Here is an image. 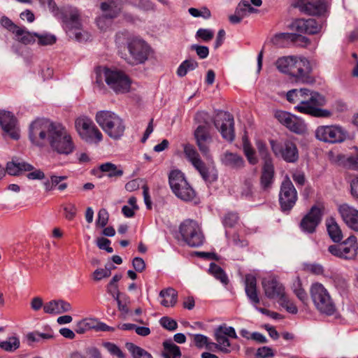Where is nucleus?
I'll use <instances>...</instances> for the list:
<instances>
[{"label": "nucleus", "mask_w": 358, "mask_h": 358, "mask_svg": "<svg viewBox=\"0 0 358 358\" xmlns=\"http://www.w3.org/2000/svg\"><path fill=\"white\" fill-rule=\"evenodd\" d=\"M109 215L105 208H101L98 213V217L96 220V225L101 227H104L108 222Z\"/></svg>", "instance_id": "obj_58"}, {"label": "nucleus", "mask_w": 358, "mask_h": 358, "mask_svg": "<svg viewBox=\"0 0 358 358\" xmlns=\"http://www.w3.org/2000/svg\"><path fill=\"white\" fill-rule=\"evenodd\" d=\"M245 291L250 301L256 306L259 303L257 290V279L252 274H247L245 279Z\"/></svg>", "instance_id": "obj_30"}, {"label": "nucleus", "mask_w": 358, "mask_h": 358, "mask_svg": "<svg viewBox=\"0 0 358 358\" xmlns=\"http://www.w3.org/2000/svg\"><path fill=\"white\" fill-rule=\"evenodd\" d=\"M188 11L189 13L194 17H202L205 19H208L210 17V11L207 8H203L201 10L190 8Z\"/></svg>", "instance_id": "obj_57"}, {"label": "nucleus", "mask_w": 358, "mask_h": 358, "mask_svg": "<svg viewBox=\"0 0 358 358\" xmlns=\"http://www.w3.org/2000/svg\"><path fill=\"white\" fill-rule=\"evenodd\" d=\"M14 34L15 40L23 44H30L35 41L34 33L28 31L25 28L19 27Z\"/></svg>", "instance_id": "obj_37"}, {"label": "nucleus", "mask_w": 358, "mask_h": 358, "mask_svg": "<svg viewBox=\"0 0 358 358\" xmlns=\"http://www.w3.org/2000/svg\"><path fill=\"white\" fill-rule=\"evenodd\" d=\"M257 149L259 154L260 157L264 161V162H267L268 161H272L270 155L268 153V149L266 146V144L262 141H257L256 142Z\"/></svg>", "instance_id": "obj_52"}, {"label": "nucleus", "mask_w": 358, "mask_h": 358, "mask_svg": "<svg viewBox=\"0 0 358 358\" xmlns=\"http://www.w3.org/2000/svg\"><path fill=\"white\" fill-rule=\"evenodd\" d=\"M256 10L247 0H241L236 9V13L243 18L248 16L250 13H255Z\"/></svg>", "instance_id": "obj_48"}, {"label": "nucleus", "mask_w": 358, "mask_h": 358, "mask_svg": "<svg viewBox=\"0 0 358 358\" xmlns=\"http://www.w3.org/2000/svg\"><path fill=\"white\" fill-rule=\"evenodd\" d=\"M327 227L329 235L333 241L338 243L342 240L341 230L334 219L329 218L327 220Z\"/></svg>", "instance_id": "obj_36"}, {"label": "nucleus", "mask_w": 358, "mask_h": 358, "mask_svg": "<svg viewBox=\"0 0 358 358\" xmlns=\"http://www.w3.org/2000/svg\"><path fill=\"white\" fill-rule=\"evenodd\" d=\"M289 41L301 47H307L310 43L309 38L296 34H290Z\"/></svg>", "instance_id": "obj_55"}, {"label": "nucleus", "mask_w": 358, "mask_h": 358, "mask_svg": "<svg viewBox=\"0 0 358 358\" xmlns=\"http://www.w3.org/2000/svg\"><path fill=\"white\" fill-rule=\"evenodd\" d=\"M238 221V215L234 213H227L223 220V223L225 226L229 227H234Z\"/></svg>", "instance_id": "obj_63"}, {"label": "nucleus", "mask_w": 358, "mask_h": 358, "mask_svg": "<svg viewBox=\"0 0 358 358\" xmlns=\"http://www.w3.org/2000/svg\"><path fill=\"white\" fill-rule=\"evenodd\" d=\"M75 128L80 137L90 144H99L103 136L92 120L85 115L78 117L75 120Z\"/></svg>", "instance_id": "obj_9"}, {"label": "nucleus", "mask_w": 358, "mask_h": 358, "mask_svg": "<svg viewBox=\"0 0 358 358\" xmlns=\"http://www.w3.org/2000/svg\"><path fill=\"white\" fill-rule=\"evenodd\" d=\"M198 67V62L193 59H188L183 61L177 69V75L183 77L189 71H193Z\"/></svg>", "instance_id": "obj_40"}, {"label": "nucleus", "mask_w": 358, "mask_h": 358, "mask_svg": "<svg viewBox=\"0 0 358 358\" xmlns=\"http://www.w3.org/2000/svg\"><path fill=\"white\" fill-rule=\"evenodd\" d=\"M270 143L272 151L276 157H280L289 163H294L298 160V149L293 142L286 140L282 143H277L272 140Z\"/></svg>", "instance_id": "obj_16"}, {"label": "nucleus", "mask_w": 358, "mask_h": 358, "mask_svg": "<svg viewBox=\"0 0 358 358\" xmlns=\"http://www.w3.org/2000/svg\"><path fill=\"white\" fill-rule=\"evenodd\" d=\"M71 310V305L62 299L52 300L43 306L44 312L50 315H61Z\"/></svg>", "instance_id": "obj_27"}, {"label": "nucleus", "mask_w": 358, "mask_h": 358, "mask_svg": "<svg viewBox=\"0 0 358 358\" xmlns=\"http://www.w3.org/2000/svg\"><path fill=\"white\" fill-rule=\"evenodd\" d=\"M290 40V34L289 33H280L278 34H275L272 38H271V43L278 46L282 45V42L285 41H289Z\"/></svg>", "instance_id": "obj_60"}, {"label": "nucleus", "mask_w": 358, "mask_h": 358, "mask_svg": "<svg viewBox=\"0 0 358 358\" xmlns=\"http://www.w3.org/2000/svg\"><path fill=\"white\" fill-rule=\"evenodd\" d=\"M33 169L34 166L27 162L12 159L7 162L5 173L7 172L10 176H17L24 172L31 171Z\"/></svg>", "instance_id": "obj_29"}, {"label": "nucleus", "mask_w": 358, "mask_h": 358, "mask_svg": "<svg viewBox=\"0 0 358 358\" xmlns=\"http://www.w3.org/2000/svg\"><path fill=\"white\" fill-rule=\"evenodd\" d=\"M169 181L173 192L180 187L181 185H185V182H187L184 174L179 170L171 171L169 176Z\"/></svg>", "instance_id": "obj_35"}, {"label": "nucleus", "mask_w": 358, "mask_h": 358, "mask_svg": "<svg viewBox=\"0 0 358 358\" xmlns=\"http://www.w3.org/2000/svg\"><path fill=\"white\" fill-rule=\"evenodd\" d=\"M338 211L346 224L350 229L358 231V210L344 203L339 206Z\"/></svg>", "instance_id": "obj_26"}, {"label": "nucleus", "mask_w": 358, "mask_h": 358, "mask_svg": "<svg viewBox=\"0 0 358 358\" xmlns=\"http://www.w3.org/2000/svg\"><path fill=\"white\" fill-rule=\"evenodd\" d=\"M0 22L3 27L8 29L10 31H12L13 34H15L16 29H17L19 27L17 25L14 24L8 17L5 16L1 18Z\"/></svg>", "instance_id": "obj_64"}, {"label": "nucleus", "mask_w": 358, "mask_h": 358, "mask_svg": "<svg viewBox=\"0 0 358 358\" xmlns=\"http://www.w3.org/2000/svg\"><path fill=\"white\" fill-rule=\"evenodd\" d=\"M262 285L266 296L269 299H277L278 301L285 294L284 286L278 281L275 277L264 278Z\"/></svg>", "instance_id": "obj_19"}, {"label": "nucleus", "mask_w": 358, "mask_h": 358, "mask_svg": "<svg viewBox=\"0 0 358 358\" xmlns=\"http://www.w3.org/2000/svg\"><path fill=\"white\" fill-rule=\"evenodd\" d=\"M208 337L201 334H196L194 336V343L196 346L199 348L206 345V348L210 350V347L208 345H210V343L208 342Z\"/></svg>", "instance_id": "obj_61"}, {"label": "nucleus", "mask_w": 358, "mask_h": 358, "mask_svg": "<svg viewBox=\"0 0 358 358\" xmlns=\"http://www.w3.org/2000/svg\"><path fill=\"white\" fill-rule=\"evenodd\" d=\"M275 66L280 73L288 76L296 83L308 84L314 81L311 76L310 62L304 57L296 55L280 57L275 61Z\"/></svg>", "instance_id": "obj_2"}, {"label": "nucleus", "mask_w": 358, "mask_h": 358, "mask_svg": "<svg viewBox=\"0 0 358 358\" xmlns=\"http://www.w3.org/2000/svg\"><path fill=\"white\" fill-rule=\"evenodd\" d=\"M48 146L52 151L64 155L71 154L76 148L70 132L64 126L57 123L52 132Z\"/></svg>", "instance_id": "obj_8"}, {"label": "nucleus", "mask_w": 358, "mask_h": 358, "mask_svg": "<svg viewBox=\"0 0 358 358\" xmlns=\"http://www.w3.org/2000/svg\"><path fill=\"white\" fill-rule=\"evenodd\" d=\"M184 153L187 159L192 163L194 167L199 172L202 178L207 180L208 172L204 162L200 158L199 154L193 145L187 144L184 145Z\"/></svg>", "instance_id": "obj_21"}, {"label": "nucleus", "mask_w": 358, "mask_h": 358, "mask_svg": "<svg viewBox=\"0 0 358 358\" xmlns=\"http://www.w3.org/2000/svg\"><path fill=\"white\" fill-rule=\"evenodd\" d=\"M164 350L162 355L164 358H180L181 352L180 348L171 341H166L163 343Z\"/></svg>", "instance_id": "obj_33"}, {"label": "nucleus", "mask_w": 358, "mask_h": 358, "mask_svg": "<svg viewBox=\"0 0 358 358\" xmlns=\"http://www.w3.org/2000/svg\"><path fill=\"white\" fill-rule=\"evenodd\" d=\"M194 136L201 152L207 159H211L209 144L212 141V137L208 128L203 125L199 126L194 132Z\"/></svg>", "instance_id": "obj_20"}, {"label": "nucleus", "mask_w": 358, "mask_h": 358, "mask_svg": "<svg viewBox=\"0 0 358 358\" xmlns=\"http://www.w3.org/2000/svg\"><path fill=\"white\" fill-rule=\"evenodd\" d=\"M296 6L301 12L310 15H322L326 10L324 0H299Z\"/></svg>", "instance_id": "obj_24"}, {"label": "nucleus", "mask_w": 358, "mask_h": 358, "mask_svg": "<svg viewBox=\"0 0 358 358\" xmlns=\"http://www.w3.org/2000/svg\"><path fill=\"white\" fill-rule=\"evenodd\" d=\"M42 6H47L50 11L56 17L62 18L70 38L78 42L87 41L90 34L82 29V22L79 10L70 7L61 13L54 0H38Z\"/></svg>", "instance_id": "obj_3"}, {"label": "nucleus", "mask_w": 358, "mask_h": 358, "mask_svg": "<svg viewBox=\"0 0 358 358\" xmlns=\"http://www.w3.org/2000/svg\"><path fill=\"white\" fill-rule=\"evenodd\" d=\"M292 289L296 297L305 305L308 303V295L305 289L302 287V282L299 277H296L292 283Z\"/></svg>", "instance_id": "obj_38"}, {"label": "nucleus", "mask_w": 358, "mask_h": 358, "mask_svg": "<svg viewBox=\"0 0 358 358\" xmlns=\"http://www.w3.org/2000/svg\"><path fill=\"white\" fill-rule=\"evenodd\" d=\"M293 31L299 33H306L315 34L320 31L322 25L314 19H298L294 20L290 25Z\"/></svg>", "instance_id": "obj_25"}, {"label": "nucleus", "mask_w": 358, "mask_h": 358, "mask_svg": "<svg viewBox=\"0 0 358 358\" xmlns=\"http://www.w3.org/2000/svg\"><path fill=\"white\" fill-rule=\"evenodd\" d=\"M322 208L313 206L310 212L302 219L300 226L303 231L313 233L321 221Z\"/></svg>", "instance_id": "obj_22"}, {"label": "nucleus", "mask_w": 358, "mask_h": 358, "mask_svg": "<svg viewBox=\"0 0 358 358\" xmlns=\"http://www.w3.org/2000/svg\"><path fill=\"white\" fill-rule=\"evenodd\" d=\"M56 123L45 118H36L29 126L28 136L31 144L43 148L48 145Z\"/></svg>", "instance_id": "obj_6"}, {"label": "nucleus", "mask_w": 358, "mask_h": 358, "mask_svg": "<svg viewBox=\"0 0 358 358\" xmlns=\"http://www.w3.org/2000/svg\"><path fill=\"white\" fill-rule=\"evenodd\" d=\"M67 178L65 176H55L52 175L50 179L46 180L43 182V185L46 192L52 190L56 186H58L62 181Z\"/></svg>", "instance_id": "obj_46"}, {"label": "nucleus", "mask_w": 358, "mask_h": 358, "mask_svg": "<svg viewBox=\"0 0 358 358\" xmlns=\"http://www.w3.org/2000/svg\"><path fill=\"white\" fill-rule=\"evenodd\" d=\"M287 129L298 134H303L307 131V127L304 121L295 115Z\"/></svg>", "instance_id": "obj_43"}, {"label": "nucleus", "mask_w": 358, "mask_h": 358, "mask_svg": "<svg viewBox=\"0 0 358 358\" xmlns=\"http://www.w3.org/2000/svg\"><path fill=\"white\" fill-rule=\"evenodd\" d=\"M297 200V192L289 178H285L281 185L279 201L283 211L290 210Z\"/></svg>", "instance_id": "obj_18"}, {"label": "nucleus", "mask_w": 358, "mask_h": 358, "mask_svg": "<svg viewBox=\"0 0 358 358\" xmlns=\"http://www.w3.org/2000/svg\"><path fill=\"white\" fill-rule=\"evenodd\" d=\"M191 49L195 50L197 55L201 59H205L208 56L209 50L207 46L192 45L191 46Z\"/></svg>", "instance_id": "obj_62"}, {"label": "nucleus", "mask_w": 358, "mask_h": 358, "mask_svg": "<svg viewBox=\"0 0 358 358\" xmlns=\"http://www.w3.org/2000/svg\"><path fill=\"white\" fill-rule=\"evenodd\" d=\"M229 338H237V334L234 327L225 325L219 327L215 331L216 343H210L223 353L228 354L231 352V343Z\"/></svg>", "instance_id": "obj_17"}, {"label": "nucleus", "mask_w": 358, "mask_h": 358, "mask_svg": "<svg viewBox=\"0 0 358 358\" xmlns=\"http://www.w3.org/2000/svg\"><path fill=\"white\" fill-rule=\"evenodd\" d=\"M96 320L94 319H85L79 321L76 326L75 331L78 334H83L95 327Z\"/></svg>", "instance_id": "obj_45"}, {"label": "nucleus", "mask_w": 358, "mask_h": 358, "mask_svg": "<svg viewBox=\"0 0 358 358\" xmlns=\"http://www.w3.org/2000/svg\"><path fill=\"white\" fill-rule=\"evenodd\" d=\"M34 35L38 39V43L42 45H52L55 43L56 37L50 34H38L34 33Z\"/></svg>", "instance_id": "obj_53"}, {"label": "nucleus", "mask_w": 358, "mask_h": 358, "mask_svg": "<svg viewBox=\"0 0 358 358\" xmlns=\"http://www.w3.org/2000/svg\"><path fill=\"white\" fill-rule=\"evenodd\" d=\"M358 244L357 238L350 236L339 245H332L328 248V251L334 256L343 259H354L357 254Z\"/></svg>", "instance_id": "obj_14"}, {"label": "nucleus", "mask_w": 358, "mask_h": 358, "mask_svg": "<svg viewBox=\"0 0 358 358\" xmlns=\"http://www.w3.org/2000/svg\"><path fill=\"white\" fill-rule=\"evenodd\" d=\"M159 296L162 299L160 304L164 307H173L178 301V292L172 287L161 290Z\"/></svg>", "instance_id": "obj_32"}, {"label": "nucleus", "mask_w": 358, "mask_h": 358, "mask_svg": "<svg viewBox=\"0 0 358 358\" xmlns=\"http://www.w3.org/2000/svg\"><path fill=\"white\" fill-rule=\"evenodd\" d=\"M127 348L131 352L133 358H153L150 353L134 343H127Z\"/></svg>", "instance_id": "obj_44"}, {"label": "nucleus", "mask_w": 358, "mask_h": 358, "mask_svg": "<svg viewBox=\"0 0 358 358\" xmlns=\"http://www.w3.org/2000/svg\"><path fill=\"white\" fill-rule=\"evenodd\" d=\"M99 169L103 173H106V176L109 178L120 177L123 174V171L118 169L117 166L111 163L106 162L99 166Z\"/></svg>", "instance_id": "obj_39"}, {"label": "nucleus", "mask_w": 358, "mask_h": 358, "mask_svg": "<svg viewBox=\"0 0 358 358\" xmlns=\"http://www.w3.org/2000/svg\"><path fill=\"white\" fill-rule=\"evenodd\" d=\"M243 152L250 164L255 165L258 163V159L251 145L248 142L247 138H243Z\"/></svg>", "instance_id": "obj_47"}, {"label": "nucleus", "mask_w": 358, "mask_h": 358, "mask_svg": "<svg viewBox=\"0 0 358 358\" xmlns=\"http://www.w3.org/2000/svg\"><path fill=\"white\" fill-rule=\"evenodd\" d=\"M315 137L324 143H341L348 138V133L339 124L322 125L316 129Z\"/></svg>", "instance_id": "obj_12"}, {"label": "nucleus", "mask_w": 358, "mask_h": 358, "mask_svg": "<svg viewBox=\"0 0 358 358\" xmlns=\"http://www.w3.org/2000/svg\"><path fill=\"white\" fill-rule=\"evenodd\" d=\"M338 158L341 160L345 159V166L348 169L358 170V155L348 157L346 159L344 155H339Z\"/></svg>", "instance_id": "obj_54"}, {"label": "nucleus", "mask_w": 358, "mask_h": 358, "mask_svg": "<svg viewBox=\"0 0 358 358\" xmlns=\"http://www.w3.org/2000/svg\"><path fill=\"white\" fill-rule=\"evenodd\" d=\"M159 323L164 329L169 331H174L178 328L177 322L166 316L162 317Z\"/></svg>", "instance_id": "obj_56"}, {"label": "nucleus", "mask_w": 358, "mask_h": 358, "mask_svg": "<svg viewBox=\"0 0 358 358\" xmlns=\"http://www.w3.org/2000/svg\"><path fill=\"white\" fill-rule=\"evenodd\" d=\"M209 273L223 285H227L229 279L224 270L215 263H211L209 267Z\"/></svg>", "instance_id": "obj_42"}, {"label": "nucleus", "mask_w": 358, "mask_h": 358, "mask_svg": "<svg viewBox=\"0 0 358 358\" xmlns=\"http://www.w3.org/2000/svg\"><path fill=\"white\" fill-rule=\"evenodd\" d=\"M280 305L285 308V310L292 314H296L298 312V309L295 304L290 301L288 297L285 294L282 298L278 301Z\"/></svg>", "instance_id": "obj_50"}, {"label": "nucleus", "mask_w": 358, "mask_h": 358, "mask_svg": "<svg viewBox=\"0 0 358 358\" xmlns=\"http://www.w3.org/2000/svg\"><path fill=\"white\" fill-rule=\"evenodd\" d=\"M309 292L311 300L317 309L322 314L332 315L336 310V305L327 289L320 282H314L310 287Z\"/></svg>", "instance_id": "obj_7"}, {"label": "nucleus", "mask_w": 358, "mask_h": 358, "mask_svg": "<svg viewBox=\"0 0 358 358\" xmlns=\"http://www.w3.org/2000/svg\"><path fill=\"white\" fill-rule=\"evenodd\" d=\"M287 100L296 104L295 109L316 117H329L331 112L320 107L325 104V98L317 92L307 88L293 89L287 92Z\"/></svg>", "instance_id": "obj_1"}, {"label": "nucleus", "mask_w": 358, "mask_h": 358, "mask_svg": "<svg viewBox=\"0 0 358 358\" xmlns=\"http://www.w3.org/2000/svg\"><path fill=\"white\" fill-rule=\"evenodd\" d=\"M220 161L224 166L234 170H240L245 165L242 156L229 151H226L220 156Z\"/></svg>", "instance_id": "obj_28"}, {"label": "nucleus", "mask_w": 358, "mask_h": 358, "mask_svg": "<svg viewBox=\"0 0 358 358\" xmlns=\"http://www.w3.org/2000/svg\"><path fill=\"white\" fill-rule=\"evenodd\" d=\"M17 120L9 111L0 110V126L12 138L17 140L20 133L16 128Z\"/></svg>", "instance_id": "obj_23"}, {"label": "nucleus", "mask_w": 358, "mask_h": 358, "mask_svg": "<svg viewBox=\"0 0 358 358\" xmlns=\"http://www.w3.org/2000/svg\"><path fill=\"white\" fill-rule=\"evenodd\" d=\"M102 346L111 355L116 356L118 358H125L124 353L121 349L115 343L110 342H104Z\"/></svg>", "instance_id": "obj_49"}, {"label": "nucleus", "mask_w": 358, "mask_h": 358, "mask_svg": "<svg viewBox=\"0 0 358 358\" xmlns=\"http://www.w3.org/2000/svg\"><path fill=\"white\" fill-rule=\"evenodd\" d=\"M96 82L102 83L104 80L107 85L117 94H124L129 91L131 80L122 71L99 66L96 70Z\"/></svg>", "instance_id": "obj_4"}, {"label": "nucleus", "mask_w": 358, "mask_h": 358, "mask_svg": "<svg viewBox=\"0 0 358 358\" xmlns=\"http://www.w3.org/2000/svg\"><path fill=\"white\" fill-rule=\"evenodd\" d=\"M274 176V167L272 161L264 162L261 176V185L264 189L270 187Z\"/></svg>", "instance_id": "obj_31"}, {"label": "nucleus", "mask_w": 358, "mask_h": 358, "mask_svg": "<svg viewBox=\"0 0 358 358\" xmlns=\"http://www.w3.org/2000/svg\"><path fill=\"white\" fill-rule=\"evenodd\" d=\"M96 122L112 139H120L124 133L126 126L123 119L111 110H99L94 117Z\"/></svg>", "instance_id": "obj_5"}, {"label": "nucleus", "mask_w": 358, "mask_h": 358, "mask_svg": "<svg viewBox=\"0 0 358 358\" xmlns=\"http://www.w3.org/2000/svg\"><path fill=\"white\" fill-rule=\"evenodd\" d=\"M294 116V115L282 110L277 111L275 113V117L287 128L289 125L290 122H292Z\"/></svg>", "instance_id": "obj_51"}, {"label": "nucleus", "mask_w": 358, "mask_h": 358, "mask_svg": "<svg viewBox=\"0 0 358 358\" xmlns=\"http://www.w3.org/2000/svg\"><path fill=\"white\" fill-rule=\"evenodd\" d=\"M173 193L178 198L185 201H191L195 196V192L187 181L185 182V185H181Z\"/></svg>", "instance_id": "obj_34"}, {"label": "nucleus", "mask_w": 358, "mask_h": 358, "mask_svg": "<svg viewBox=\"0 0 358 358\" xmlns=\"http://www.w3.org/2000/svg\"><path fill=\"white\" fill-rule=\"evenodd\" d=\"M214 124L224 139L230 142L234 141L235 137L234 120L229 113L219 111L215 117Z\"/></svg>", "instance_id": "obj_15"}, {"label": "nucleus", "mask_w": 358, "mask_h": 358, "mask_svg": "<svg viewBox=\"0 0 358 358\" xmlns=\"http://www.w3.org/2000/svg\"><path fill=\"white\" fill-rule=\"evenodd\" d=\"M182 241L192 248H197L204 243L205 237L201 226L193 220H185L179 226Z\"/></svg>", "instance_id": "obj_10"}, {"label": "nucleus", "mask_w": 358, "mask_h": 358, "mask_svg": "<svg viewBox=\"0 0 358 358\" xmlns=\"http://www.w3.org/2000/svg\"><path fill=\"white\" fill-rule=\"evenodd\" d=\"M99 1L103 14L96 19V24L100 29L106 30L111 25L113 20L120 13L121 4L119 0Z\"/></svg>", "instance_id": "obj_13"}, {"label": "nucleus", "mask_w": 358, "mask_h": 358, "mask_svg": "<svg viewBox=\"0 0 358 358\" xmlns=\"http://www.w3.org/2000/svg\"><path fill=\"white\" fill-rule=\"evenodd\" d=\"M196 36L207 42L213 38L214 32L209 29H199L196 31Z\"/></svg>", "instance_id": "obj_59"}, {"label": "nucleus", "mask_w": 358, "mask_h": 358, "mask_svg": "<svg viewBox=\"0 0 358 358\" xmlns=\"http://www.w3.org/2000/svg\"><path fill=\"white\" fill-rule=\"evenodd\" d=\"M127 49L129 55H126L124 59L131 65L144 63L148 58L150 48L148 45L141 39L136 37H130L127 41Z\"/></svg>", "instance_id": "obj_11"}, {"label": "nucleus", "mask_w": 358, "mask_h": 358, "mask_svg": "<svg viewBox=\"0 0 358 358\" xmlns=\"http://www.w3.org/2000/svg\"><path fill=\"white\" fill-rule=\"evenodd\" d=\"M20 346V341L17 336L8 337L6 341H0V348L8 352L17 350Z\"/></svg>", "instance_id": "obj_41"}]
</instances>
